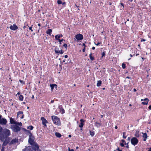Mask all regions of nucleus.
Segmentation results:
<instances>
[{
	"label": "nucleus",
	"instance_id": "nucleus-1",
	"mask_svg": "<svg viewBox=\"0 0 151 151\" xmlns=\"http://www.w3.org/2000/svg\"><path fill=\"white\" fill-rule=\"evenodd\" d=\"M51 118L52 120L55 124L58 126L61 125V122L58 117L55 116H52Z\"/></svg>",
	"mask_w": 151,
	"mask_h": 151
},
{
	"label": "nucleus",
	"instance_id": "nucleus-2",
	"mask_svg": "<svg viewBox=\"0 0 151 151\" xmlns=\"http://www.w3.org/2000/svg\"><path fill=\"white\" fill-rule=\"evenodd\" d=\"M138 142V139L136 137H133L131 139V143L132 145H136Z\"/></svg>",
	"mask_w": 151,
	"mask_h": 151
},
{
	"label": "nucleus",
	"instance_id": "nucleus-3",
	"mask_svg": "<svg viewBox=\"0 0 151 151\" xmlns=\"http://www.w3.org/2000/svg\"><path fill=\"white\" fill-rule=\"evenodd\" d=\"M18 142V139L17 138H14L12 139L10 141L9 140V145H12L16 144Z\"/></svg>",
	"mask_w": 151,
	"mask_h": 151
},
{
	"label": "nucleus",
	"instance_id": "nucleus-4",
	"mask_svg": "<svg viewBox=\"0 0 151 151\" xmlns=\"http://www.w3.org/2000/svg\"><path fill=\"white\" fill-rule=\"evenodd\" d=\"M31 135L32 134H31L29 136V142L31 145H33L35 143L34 141V137Z\"/></svg>",
	"mask_w": 151,
	"mask_h": 151
},
{
	"label": "nucleus",
	"instance_id": "nucleus-5",
	"mask_svg": "<svg viewBox=\"0 0 151 151\" xmlns=\"http://www.w3.org/2000/svg\"><path fill=\"white\" fill-rule=\"evenodd\" d=\"M12 128L13 131L16 132H17L20 130V128L15 125L12 126Z\"/></svg>",
	"mask_w": 151,
	"mask_h": 151
},
{
	"label": "nucleus",
	"instance_id": "nucleus-6",
	"mask_svg": "<svg viewBox=\"0 0 151 151\" xmlns=\"http://www.w3.org/2000/svg\"><path fill=\"white\" fill-rule=\"evenodd\" d=\"M75 37L77 41L82 40L83 38V35L80 34H79L76 35H75Z\"/></svg>",
	"mask_w": 151,
	"mask_h": 151
},
{
	"label": "nucleus",
	"instance_id": "nucleus-7",
	"mask_svg": "<svg viewBox=\"0 0 151 151\" xmlns=\"http://www.w3.org/2000/svg\"><path fill=\"white\" fill-rule=\"evenodd\" d=\"M3 134L6 136V137L7 136L10 135V131L9 130L6 129L4 130Z\"/></svg>",
	"mask_w": 151,
	"mask_h": 151
},
{
	"label": "nucleus",
	"instance_id": "nucleus-8",
	"mask_svg": "<svg viewBox=\"0 0 151 151\" xmlns=\"http://www.w3.org/2000/svg\"><path fill=\"white\" fill-rule=\"evenodd\" d=\"M41 119L42 121L43 125L45 127H46L47 125L46 124L48 123L47 121L45 119L44 117H41Z\"/></svg>",
	"mask_w": 151,
	"mask_h": 151
},
{
	"label": "nucleus",
	"instance_id": "nucleus-9",
	"mask_svg": "<svg viewBox=\"0 0 151 151\" xmlns=\"http://www.w3.org/2000/svg\"><path fill=\"white\" fill-rule=\"evenodd\" d=\"M55 52L58 54H63V52L62 50H59V48H55Z\"/></svg>",
	"mask_w": 151,
	"mask_h": 151
},
{
	"label": "nucleus",
	"instance_id": "nucleus-10",
	"mask_svg": "<svg viewBox=\"0 0 151 151\" xmlns=\"http://www.w3.org/2000/svg\"><path fill=\"white\" fill-rule=\"evenodd\" d=\"M7 121L5 119L2 118L0 120V123L1 124L5 125L6 124Z\"/></svg>",
	"mask_w": 151,
	"mask_h": 151
},
{
	"label": "nucleus",
	"instance_id": "nucleus-11",
	"mask_svg": "<svg viewBox=\"0 0 151 151\" xmlns=\"http://www.w3.org/2000/svg\"><path fill=\"white\" fill-rule=\"evenodd\" d=\"M18 27L16 26L15 24H13V25H11L10 27V28L12 30H15L18 29Z\"/></svg>",
	"mask_w": 151,
	"mask_h": 151
},
{
	"label": "nucleus",
	"instance_id": "nucleus-12",
	"mask_svg": "<svg viewBox=\"0 0 151 151\" xmlns=\"http://www.w3.org/2000/svg\"><path fill=\"white\" fill-rule=\"evenodd\" d=\"M6 137V136L4 135L3 133H2L1 132L0 133V139L2 141H3L5 139Z\"/></svg>",
	"mask_w": 151,
	"mask_h": 151
},
{
	"label": "nucleus",
	"instance_id": "nucleus-13",
	"mask_svg": "<svg viewBox=\"0 0 151 151\" xmlns=\"http://www.w3.org/2000/svg\"><path fill=\"white\" fill-rule=\"evenodd\" d=\"M8 143L9 144V138H8L6 139L4 142H3V146H5Z\"/></svg>",
	"mask_w": 151,
	"mask_h": 151
},
{
	"label": "nucleus",
	"instance_id": "nucleus-14",
	"mask_svg": "<svg viewBox=\"0 0 151 151\" xmlns=\"http://www.w3.org/2000/svg\"><path fill=\"white\" fill-rule=\"evenodd\" d=\"M85 121L82 119H81L80 120V122H81V123H80V124H79V127H82L84 125V124H83V122H84Z\"/></svg>",
	"mask_w": 151,
	"mask_h": 151
},
{
	"label": "nucleus",
	"instance_id": "nucleus-15",
	"mask_svg": "<svg viewBox=\"0 0 151 151\" xmlns=\"http://www.w3.org/2000/svg\"><path fill=\"white\" fill-rule=\"evenodd\" d=\"M50 86L51 88V90L52 91L54 88H57V86L55 84H50Z\"/></svg>",
	"mask_w": 151,
	"mask_h": 151
},
{
	"label": "nucleus",
	"instance_id": "nucleus-16",
	"mask_svg": "<svg viewBox=\"0 0 151 151\" xmlns=\"http://www.w3.org/2000/svg\"><path fill=\"white\" fill-rule=\"evenodd\" d=\"M143 101H145L146 102H142V104L144 105H147L148 104V102L149 101V100L148 99L146 98L143 99Z\"/></svg>",
	"mask_w": 151,
	"mask_h": 151
},
{
	"label": "nucleus",
	"instance_id": "nucleus-17",
	"mask_svg": "<svg viewBox=\"0 0 151 151\" xmlns=\"http://www.w3.org/2000/svg\"><path fill=\"white\" fill-rule=\"evenodd\" d=\"M62 37L63 35H55V39L59 40H60L59 39V38Z\"/></svg>",
	"mask_w": 151,
	"mask_h": 151
},
{
	"label": "nucleus",
	"instance_id": "nucleus-18",
	"mask_svg": "<svg viewBox=\"0 0 151 151\" xmlns=\"http://www.w3.org/2000/svg\"><path fill=\"white\" fill-rule=\"evenodd\" d=\"M33 145H34V146H35V147H34V149L35 150H38L39 148V146L38 145L35 143Z\"/></svg>",
	"mask_w": 151,
	"mask_h": 151
},
{
	"label": "nucleus",
	"instance_id": "nucleus-19",
	"mask_svg": "<svg viewBox=\"0 0 151 151\" xmlns=\"http://www.w3.org/2000/svg\"><path fill=\"white\" fill-rule=\"evenodd\" d=\"M32 149L31 147H28L23 150V151H30V150Z\"/></svg>",
	"mask_w": 151,
	"mask_h": 151
},
{
	"label": "nucleus",
	"instance_id": "nucleus-20",
	"mask_svg": "<svg viewBox=\"0 0 151 151\" xmlns=\"http://www.w3.org/2000/svg\"><path fill=\"white\" fill-rule=\"evenodd\" d=\"M10 122L11 124H15V123H16V122L14 121L13 119H12V118H10Z\"/></svg>",
	"mask_w": 151,
	"mask_h": 151
},
{
	"label": "nucleus",
	"instance_id": "nucleus-21",
	"mask_svg": "<svg viewBox=\"0 0 151 151\" xmlns=\"http://www.w3.org/2000/svg\"><path fill=\"white\" fill-rule=\"evenodd\" d=\"M52 32V30L50 29H49L46 32V33L47 34H48L49 35H50V34L51 33V32Z\"/></svg>",
	"mask_w": 151,
	"mask_h": 151
},
{
	"label": "nucleus",
	"instance_id": "nucleus-22",
	"mask_svg": "<svg viewBox=\"0 0 151 151\" xmlns=\"http://www.w3.org/2000/svg\"><path fill=\"white\" fill-rule=\"evenodd\" d=\"M135 135L137 137H139V131H136Z\"/></svg>",
	"mask_w": 151,
	"mask_h": 151
},
{
	"label": "nucleus",
	"instance_id": "nucleus-23",
	"mask_svg": "<svg viewBox=\"0 0 151 151\" xmlns=\"http://www.w3.org/2000/svg\"><path fill=\"white\" fill-rule=\"evenodd\" d=\"M55 135L57 137H60L61 136V134L58 132H56L55 133Z\"/></svg>",
	"mask_w": 151,
	"mask_h": 151
},
{
	"label": "nucleus",
	"instance_id": "nucleus-24",
	"mask_svg": "<svg viewBox=\"0 0 151 151\" xmlns=\"http://www.w3.org/2000/svg\"><path fill=\"white\" fill-rule=\"evenodd\" d=\"M101 84V81H98L97 86H100Z\"/></svg>",
	"mask_w": 151,
	"mask_h": 151
},
{
	"label": "nucleus",
	"instance_id": "nucleus-25",
	"mask_svg": "<svg viewBox=\"0 0 151 151\" xmlns=\"http://www.w3.org/2000/svg\"><path fill=\"white\" fill-rule=\"evenodd\" d=\"M95 126L97 127H98L101 126V124L100 123H98L97 122H96L95 123Z\"/></svg>",
	"mask_w": 151,
	"mask_h": 151
},
{
	"label": "nucleus",
	"instance_id": "nucleus-26",
	"mask_svg": "<svg viewBox=\"0 0 151 151\" xmlns=\"http://www.w3.org/2000/svg\"><path fill=\"white\" fill-rule=\"evenodd\" d=\"M15 125H18L20 126H22V123L21 122H16V123L15 124Z\"/></svg>",
	"mask_w": 151,
	"mask_h": 151
},
{
	"label": "nucleus",
	"instance_id": "nucleus-27",
	"mask_svg": "<svg viewBox=\"0 0 151 151\" xmlns=\"http://www.w3.org/2000/svg\"><path fill=\"white\" fill-rule=\"evenodd\" d=\"M19 99L21 101H22L23 100V97L22 95H20L19 96Z\"/></svg>",
	"mask_w": 151,
	"mask_h": 151
},
{
	"label": "nucleus",
	"instance_id": "nucleus-28",
	"mask_svg": "<svg viewBox=\"0 0 151 151\" xmlns=\"http://www.w3.org/2000/svg\"><path fill=\"white\" fill-rule=\"evenodd\" d=\"M90 135L92 136H93L94 135V132H91V131H90Z\"/></svg>",
	"mask_w": 151,
	"mask_h": 151
},
{
	"label": "nucleus",
	"instance_id": "nucleus-29",
	"mask_svg": "<svg viewBox=\"0 0 151 151\" xmlns=\"http://www.w3.org/2000/svg\"><path fill=\"white\" fill-rule=\"evenodd\" d=\"M23 114L22 111H19L17 113V116L18 117V116L19 115H20L21 114Z\"/></svg>",
	"mask_w": 151,
	"mask_h": 151
},
{
	"label": "nucleus",
	"instance_id": "nucleus-30",
	"mask_svg": "<svg viewBox=\"0 0 151 151\" xmlns=\"http://www.w3.org/2000/svg\"><path fill=\"white\" fill-rule=\"evenodd\" d=\"M60 111L62 114L64 113L65 112L63 108L61 109L60 110Z\"/></svg>",
	"mask_w": 151,
	"mask_h": 151
},
{
	"label": "nucleus",
	"instance_id": "nucleus-31",
	"mask_svg": "<svg viewBox=\"0 0 151 151\" xmlns=\"http://www.w3.org/2000/svg\"><path fill=\"white\" fill-rule=\"evenodd\" d=\"M92 54L91 53L90 54V58L91 60H94V58L92 56Z\"/></svg>",
	"mask_w": 151,
	"mask_h": 151
},
{
	"label": "nucleus",
	"instance_id": "nucleus-32",
	"mask_svg": "<svg viewBox=\"0 0 151 151\" xmlns=\"http://www.w3.org/2000/svg\"><path fill=\"white\" fill-rule=\"evenodd\" d=\"M33 127L32 126H29L28 127V129H29L30 130H32L33 129Z\"/></svg>",
	"mask_w": 151,
	"mask_h": 151
},
{
	"label": "nucleus",
	"instance_id": "nucleus-33",
	"mask_svg": "<svg viewBox=\"0 0 151 151\" xmlns=\"http://www.w3.org/2000/svg\"><path fill=\"white\" fill-rule=\"evenodd\" d=\"M143 137L144 138H147V134L146 133H144L143 135Z\"/></svg>",
	"mask_w": 151,
	"mask_h": 151
},
{
	"label": "nucleus",
	"instance_id": "nucleus-34",
	"mask_svg": "<svg viewBox=\"0 0 151 151\" xmlns=\"http://www.w3.org/2000/svg\"><path fill=\"white\" fill-rule=\"evenodd\" d=\"M19 82L22 84H25L24 82L21 80H19Z\"/></svg>",
	"mask_w": 151,
	"mask_h": 151
},
{
	"label": "nucleus",
	"instance_id": "nucleus-35",
	"mask_svg": "<svg viewBox=\"0 0 151 151\" xmlns=\"http://www.w3.org/2000/svg\"><path fill=\"white\" fill-rule=\"evenodd\" d=\"M122 68L124 69L126 67V65L125 64L123 63L122 65Z\"/></svg>",
	"mask_w": 151,
	"mask_h": 151
},
{
	"label": "nucleus",
	"instance_id": "nucleus-36",
	"mask_svg": "<svg viewBox=\"0 0 151 151\" xmlns=\"http://www.w3.org/2000/svg\"><path fill=\"white\" fill-rule=\"evenodd\" d=\"M125 133H126V132H124L123 133V138H124V139L126 138V137H127L125 135Z\"/></svg>",
	"mask_w": 151,
	"mask_h": 151
},
{
	"label": "nucleus",
	"instance_id": "nucleus-37",
	"mask_svg": "<svg viewBox=\"0 0 151 151\" xmlns=\"http://www.w3.org/2000/svg\"><path fill=\"white\" fill-rule=\"evenodd\" d=\"M57 3L59 4H62V1L61 0H58L57 1Z\"/></svg>",
	"mask_w": 151,
	"mask_h": 151
},
{
	"label": "nucleus",
	"instance_id": "nucleus-38",
	"mask_svg": "<svg viewBox=\"0 0 151 151\" xmlns=\"http://www.w3.org/2000/svg\"><path fill=\"white\" fill-rule=\"evenodd\" d=\"M59 41V42H60V44H61V42L63 41H65V40L63 39H62L61 40H58Z\"/></svg>",
	"mask_w": 151,
	"mask_h": 151
},
{
	"label": "nucleus",
	"instance_id": "nucleus-39",
	"mask_svg": "<svg viewBox=\"0 0 151 151\" xmlns=\"http://www.w3.org/2000/svg\"><path fill=\"white\" fill-rule=\"evenodd\" d=\"M63 46L65 47V48H67V45L66 44H64L63 45Z\"/></svg>",
	"mask_w": 151,
	"mask_h": 151
},
{
	"label": "nucleus",
	"instance_id": "nucleus-40",
	"mask_svg": "<svg viewBox=\"0 0 151 151\" xmlns=\"http://www.w3.org/2000/svg\"><path fill=\"white\" fill-rule=\"evenodd\" d=\"M29 30H31V32L33 31V30L32 29V27H29Z\"/></svg>",
	"mask_w": 151,
	"mask_h": 151
},
{
	"label": "nucleus",
	"instance_id": "nucleus-41",
	"mask_svg": "<svg viewBox=\"0 0 151 151\" xmlns=\"http://www.w3.org/2000/svg\"><path fill=\"white\" fill-rule=\"evenodd\" d=\"M68 151H74V150L73 149L70 150L69 147H68Z\"/></svg>",
	"mask_w": 151,
	"mask_h": 151
},
{
	"label": "nucleus",
	"instance_id": "nucleus-42",
	"mask_svg": "<svg viewBox=\"0 0 151 151\" xmlns=\"http://www.w3.org/2000/svg\"><path fill=\"white\" fill-rule=\"evenodd\" d=\"M102 57H103V56H104L105 55V53L104 52H103L102 53Z\"/></svg>",
	"mask_w": 151,
	"mask_h": 151
},
{
	"label": "nucleus",
	"instance_id": "nucleus-43",
	"mask_svg": "<svg viewBox=\"0 0 151 151\" xmlns=\"http://www.w3.org/2000/svg\"><path fill=\"white\" fill-rule=\"evenodd\" d=\"M19 117L21 118V119H23L24 118V115H22V116H19Z\"/></svg>",
	"mask_w": 151,
	"mask_h": 151
},
{
	"label": "nucleus",
	"instance_id": "nucleus-44",
	"mask_svg": "<svg viewBox=\"0 0 151 151\" xmlns=\"http://www.w3.org/2000/svg\"><path fill=\"white\" fill-rule=\"evenodd\" d=\"M120 144L122 147H124V144L122 143H121Z\"/></svg>",
	"mask_w": 151,
	"mask_h": 151
},
{
	"label": "nucleus",
	"instance_id": "nucleus-45",
	"mask_svg": "<svg viewBox=\"0 0 151 151\" xmlns=\"http://www.w3.org/2000/svg\"><path fill=\"white\" fill-rule=\"evenodd\" d=\"M62 108V106H59V109L60 110Z\"/></svg>",
	"mask_w": 151,
	"mask_h": 151
},
{
	"label": "nucleus",
	"instance_id": "nucleus-46",
	"mask_svg": "<svg viewBox=\"0 0 151 151\" xmlns=\"http://www.w3.org/2000/svg\"><path fill=\"white\" fill-rule=\"evenodd\" d=\"M145 41H146V40L145 39H142L141 40V42Z\"/></svg>",
	"mask_w": 151,
	"mask_h": 151
},
{
	"label": "nucleus",
	"instance_id": "nucleus-47",
	"mask_svg": "<svg viewBox=\"0 0 151 151\" xmlns=\"http://www.w3.org/2000/svg\"><path fill=\"white\" fill-rule=\"evenodd\" d=\"M120 4L122 6H123V7H124V4H123V3H120Z\"/></svg>",
	"mask_w": 151,
	"mask_h": 151
},
{
	"label": "nucleus",
	"instance_id": "nucleus-48",
	"mask_svg": "<svg viewBox=\"0 0 151 151\" xmlns=\"http://www.w3.org/2000/svg\"><path fill=\"white\" fill-rule=\"evenodd\" d=\"M2 129V128L0 127V133L1 132Z\"/></svg>",
	"mask_w": 151,
	"mask_h": 151
},
{
	"label": "nucleus",
	"instance_id": "nucleus-49",
	"mask_svg": "<svg viewBox=\"0 0 151 151\" xmlns=\"http://www.w3.org/2000/svg\"><path fill=\"white\" fill-rule=\"evenodd\" d=\"M4 147H3L1 149V151H4Z\"/></svg>",
	"mask_w": 151,
	"mask_h": 151
},
{
	"label": "nucleus",
	"instance_id": "nucleus-50",
	"mask_svg": "<svg viewBox=\"0 0 151 151\" xmlns=\"http://www.w3.org/2000/svg\"><path fill=\"white\" fill-rule=\"evenodd\" d=\"M148 108L149 109L151 110V105L149 106Z\"/></svg>",
	"mask_w": 151,
	"mask_h": 151
},
{
	"label": "nucleus",
	"instance_id": "nucleus-51",
	"mask_svg": "<svg viewBox=\"0 0 151 151\" xmlns=\"http://www.w3.org/2000/svg\"><path fill=\"white\" fill-rule=\"evenodd\" d=\"M122 141L123 143H124L125 142V141L124 140H122Z\"/></svg>",
	"mask_w": 151,
	"mask_h": 151
},
{
	"label": "nucleus",
	"instance_id": "nucleus-52",
	"mask_svg": "<svg viewBox=\"0 0 151 151\" xmlns=\"http://www.w3.org/2000/svg\"><path fill=\"white\" fill-rule=\"evenodd\" d=\"M85 48H84V49H83V50H82L83 52H85Z\"/></svg>",
	"mask_w": 151,
	"mask_h": 151
},
{
	"label": "nucleus",
	"instance_id": "nucleus-53",
	"mask_svg": "<svg viewBox=\"0 0 151 151\" xmlns=\"http://www.w3.org/2000/svg\"><path fill=\"white\" fill-rule=\"evenodd\" d=\"M68 55H66L65 56V58H68Z\"/></svg>",
	"mask_w": 151,
	"mask_h": 151
},
{
	"label": "nucleus",
	"instance_id": "nucleus-54",
	"mask_svg": "<svg viewBox=\"0 0 151 151\" xmlns=\"http://www.w3.org/2000/svg\"><path fill=\"white\" fill-rule=\"evenodd\" d=\"M146 138H144L143 140L144 141H146Z\"/></svg>",
	"mask_w": 151,
	"mask_h": 151
},
{
	"label": "nucleus",
	"instance_id": "nucleus-55",
	"mask_svg": "<svg viewBox=\"0 0 151 151\" xmlns=\"http://www.w3.org/2000/svg\"><path fill=\"white\" fill-rule=\"evenodd\" d=\"M149 150H148L147 151H151V148H149Z\"/></svg>",
	"mask_w": 151,
	"mask_h": 151
},
{
	"label": "nucleus",
	"instance_id": "nucleus-56",
	"mask_svg": "<svg viewBox=\"0 0 151 151\" xmlns=\"http://www.w3.org/2000/svg\"><path fill=\"white\" fill-rule=\"evenodd\" d=\"M100 43H98L97 44H96V45H98L99 44H100Z\"/></svg>",
	"mask_w": 151,
	"mask_h": 151
},
{
	"label": "nucleus",
	"instance_id": "nucleus-57",
	"mask_svg": "<svg viewBox=\"0 0 151 151\" xmlns=\"http://www.w3.org/2000/svg\"><path fill=\"white\" fill-rule=\"evenodd\" d=\"M133 91H134L135 92L136 91V90L135 88H134L133 89Z\"/></svg>",
	"mask_w": 151,
	"mask_h": 151
},
{
	"label": "nucleus",
	"instance_id": "nucleus-58",
	"mask_svg": "<svg viewBox=\"0 0 151 151\" xmlns=\"http://www.w3.org/2000/svg\"><path fill=\"white\" fill-rule=\"evenodd\" d=\"M54 102V100H52L51 101V103H53Z\"/></svg>",
	"mask_w": 151,
	"mask_h": 151
},
{
	"label": "nucleus",
	"instance_id": "nucleus-59",
	"mask_svg": "<svg viewBox=\"0 0 151 151\" xmlns=\"http://www.w3.org/2000/svg\"><path fill=\"white\" fill-rule=\"evenodd\" d=\"M126 147L128 148H129V146L128 145V143L127 144V146H126Z\"/></svg>",
	"mask_w": 151,
	"mask_h": 151
},
{
	"label": "nucleus",
	"instance_id": "nucleus-60",
	"mask_svg": "<svg viewBox=\"0 0 151 151\" xmlns=\"http://www.w3.org/2000/svg\"><path fill=\"white\" fill-rule=\"evenodd\" d=\"M95 49V47H92V49L93 50H94Z\"/></svg>",
	"mask_w": 151,
	"mask_h": 151
},
{
	"label": "nucleus",
	"instance_id": "nucleus-61",
	"mask_svg": "<svg viewBox=\"0 0 151 151\" xmlns=\"http://www.w3.org/2000/svg\"><path fill=\"white\" fill-rule=\"evenodd\" d=\"M115 129H117V126H116L115 127Z\"/></svg>",
	"mask_w": 151,
	"mask_h": 151
},
{
	"label": "nucleus",
	"instance_id": "nucleus-62",
	"mask_svg": "<svg viewBox=\"0 0 151 151\" xmlns=\"http://www.w3.org/2000/svg\"><path fill=\"white\" fill-rule=\"evenodd\" d=\"M118 151H122L121 150H119V148H118Z\"/></svg>",
	"mask_w": 151,
	"mask_h": 151
},
{
	"label": "nucleus",
	"instance_id": "nucleus-63",
	"mask_svg": "<svg viewBox=\"0 0 151 151\" xmlns=\"http://www.w3.org/2000/svg\"><path fill=\"white\" fill-rule=\"evenodd\" d=\"M68 137H71V135H68Z\"/></svg>",
	"mask_w": 151,
	"mask_h": 151
},
{
	"label": "nucleus",
	"instance_id": "nucleus-64",
	"mask_svg": "<svg viewBox=\"0 0 151 151\" xmlns=\"http://www.w3.org/2000/svg\"><path fill=\"white\" fill-rule=\"evenodd\" d=\"M83 46H84L85 47V45H85V44L84 43H83Z\"/></svg>",
	"mask_w": 151,
	"mask_h": 151
}]
</instances>
